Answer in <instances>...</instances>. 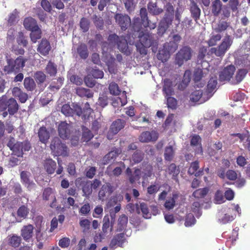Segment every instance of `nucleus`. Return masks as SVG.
Returning <instances> with one entry per match:
<instances>
[{
  "mask_svg": "<svg viewBox=\"0 0 250 250\" xmlns=\"http://www.w3.org/2000/svg\"><path fill=\"white\" fill-rule=\"evenodd\" d=\"M21 178L22 183L27 186L28 188L35 185V184L33 181H30L29 180L28 172L27 171H21Z\"/></svg>",
  "mask_w": 250,
  "mask_h": 250,
  "instance_id": "44",
  "label": "nucleus"
},
{
  "mask_svg": "<svg viewBox=\"0 0 250 250\" xmlns=\"http://www.w3.org/2000/svg\"><path fill=\"white\" fill-rule=\"evenodd\" d=\"M84 82L86 85L89 87H93L96 84L95 79L90 75H87L84 78Z\"/></svg>",
  "mask_w": 250,
  "mask_h": 250,
  "instance_id": "59",
  "label": "nucleus"
},
{
  "mask_svg": "<svg viewBox=\"0 0 250 250\" xmlns=\"http://www.w3.org/2000/svg\"><path fill=\"white\" fill-rule=\"evenodd\" d=\"M142 21L139 17H135L132 21V28L135 32H139L142 28Z\"/></svg>",
  "mask_w": 250,
  "mask_h": 250,
  "instance_id": "47",
  "label": "nucleus"
},
{
  "mask_svg": "<svg viewBox=\"0 0 250 250\" xmlns=\"http://www.w3.org/2000/svg\"><path fill=\"white\" fill-rule=\"evenodd\" d=\"M113 187L109 183H106L103 185L98 192V199L104 201L107 196L110 195L113 192Z\"/></svg>",
  "mask_w": 250,
  "mask_h": 250,
  "instance_id": "10",
  "label": "nucleus"
},
{
  "mask_svg": "<svg viewBox=\"0 0 250 250\" xmlns=\"http://www.w3.org/2000/svg\"><path fill=\"white\" fill-rule=\"evenodd\" d=\"M126 239L124 233L117 234L111 240L109 247L111 249H115L116 246L122 247Z\"/></svg>",
  "mask_w": 250,
  "mask_h": 250,
  "instance_id": "15",
  "label": "nucleus"
},
{
  "mask_svg": "<svg viewBox=\"0 0 250 250\" xmlns=\"http://www.w3.org/2000/svg\"><path fill=\"white\" fill-rule=\"evenodd\" d=\"M38 137L40 141L43 144H46L50 137L49 131L45 126L41 127L38 131Z\"/></svg>",
  "mask_w": 250,
  "mask_h": 250,
  "instance_id": "25",
  "label": "nucleus"
},
{
  "mask_svg": "<svg viewBox=\"0 0 250 250\" xmlns=\"http://www.w3.org/2000/svg\"><path fill=\"white\" fill-rule=\"evenodd\" d=\"M110 229V231L113 229V224L110 223L109 218L108 215H105L103 218V224L102 226V235H105ZM101 236L102 234H100Z\"/></svg>",
  "mask_w": 250,
  "mask_h": 250,
  "instance_id": "30",
  "label": "nucleus"
},
{
  "mask_svg": "<svg viewBox=\"0 0 250 250\" xmlns=\"http://www.w3.org/2000/svg\"><path fill=\"white\" fill-rule=\"evenodd\" d=\"M192 49L188 46H183L176 53L175 56V63L179 66H181L184 62L191 59L192 56Z\"/></svg>",
  "mask_w": 250,
  "mask_h": 250,
  "instance_id": "4",
  "label": "nucleus"
},
{
  "mask_svg": "<svg viewBox=\"0 0 250 250\" xmlns=\"http://www.w3.org/2000/svg\"><path fill=\"white\" fill-rule=\"evenodd\" d=\"M53 191L52 189L51 188H44L42 193V198L43 200L48 201L50 198H53V196L52 195Z\"/></svg>",
  "mask_w": 250,
  "mask_h": 250,
  "instance_id": "63",
  "label": "nucleus"
},
{
  "mask_svg": "<svg viewBox=\"0 0 250 250\" xmlns=\"http://www.w3.org/2000/svg\"><path fill=\"white\" fill-rule=\"evenodd\" d=\"M34 79L38 85L43 83L46 79V75L42 71H37L34 74Z\"/></svg>",
  "mask_w": 250,
  "mask_h": 250,
  "instance_id": "46",
  "label": "nucleus"
},
{
  "mask_svg": "<svg viewBox=\"0 0 250 250\" xmlns=\"http://www.w3.org/2000/svg\"><path fill=\"white\" fill-rule=\"evenodd\" d=\"M76 94L81 97L92 98L93 93L89 89L83 87H78L76 89Z\"/></svg>",
  "mask_w": 250,
  "mask_h": 250,
  "instance_id": "37",
  "label": "nucleus"
},
{
  "mask_svg": "<svg viewBox=\"0 0 250 250\" xmlns=\"http://www.w3.org/2000/svg\"><path fill=\"white\" fill-rule=\"evenodd\" d=\"M174 17L171 15L169 16L167 14H165L162 19L160 21L159 23L162 25L169 28V26L172 24Z\"/></svg>",
  "mask_w": 250,
  "mask_h": 250,
  "instance_id": "49",
  "label": "nucleus"
},
{
  "mask_svg": "<svg viewBox=\"0 0 250 250\" xmlns=\"http://www.w3.org/2000/svg\"><path fill=\"white\" fill-rule=\"evenodd\" d=\"M163 92L164 94L165 97L171 96L174 95L172 82L170 80L167 79L164 80Z\"/></svg>",
  "mask_w": 250,
  "mask_h": 250,
  "instance_id": "18",
  "label": "nucleus"
},
{
  "mask_svg": "<svg viewBox=\"0 0 250 250\" xmlns=\"http://www.w3.org/2000/svg\"><path fill=\"white\" fill-rule=\"evenodd\" d=\"M21 236L13 234L9 238L8 243L9 245L14 248H18L21 244Z\"/></svg>",
  "mask_w": 250,
  "mask_h": 250,
  "instance_id": "42",
  "label": "nucleus"
},
{
  "mask_svg": "<svg viewBox=\"0 0 250 250\" xmlns=\"http://www.w3.org/2000/svg\"><path fill=\"white\" fill-rule=\"evenodd\" d=\"M27 60V58L21 56H19L15 59L6 57V64L4 66L3 70L6 74H16L23 69Z\"/></svg>",
  "mask_w": 250,
  "mask_h": 250,
  "instance_id": "1",
  "label": "nucleus"
},
{
  "mask_svg": "<svg viewBox=\"0 0 250 250\" xmlns=\"http://www.w3.org/2000/svg\"><path fill=\"white\" fill-rule=\"evenodd\" d=\"M7 106L8 113L10 115H14L19 110V105L14 98H10L7 101Z\"/></svg>",
  "mask_w": 250,
  "mask_h": 250,
  "instance_id": "22",
  "label": "nucleus"
},
{
  "mask_svg": "<svg viewBox=\"0 0 250 250\" xmlns=\"http://www.w3.org/2000/svg\"><path fill=\"white\" fill-rule=\"evenodd\" d=\"M51 49V46L50 42L48 40L44 38L42 39L37 49V51L40 54L44 56L48 55Z\"/></svg>",
  "mask_w": 250,
  "mask_h": 250,
  "instance_id": "12",
  "label": "nucleus"
},
{
  "mask_svg": "<svg viewBox=\"0 0 250 250\" xmlns=\"http://www.w3.org/2000/svg\"><path fill=\"white\" fill-rule=\"evenodd\" d=\"M233 40L231 36L226 34L221 43L216 47H212L209 50L210 55L214 54L217 57H222L232 45Z\"/></svg>",
  "mask_w": 250,
  "mask_h": 250,
  "instance_id": "3",
  "label": "nucleus"
},
{
  "mask_svg": "<svg viewBox=\"0 0 250 250\" xmlns=\"http://www.w3.org/2000/svg\"><path fill=\"white\" fill-rule=\"evenodd\" d=\"M71 125L66 121L61 122L58 127L59 136L62 139H68L71 133Z\"/></svg>",
  "mask_w": 250,
  "mask_h": 250,
  "instance_id": "8",
  "label": "nucleus"
},
{
  "mask_svg": "<svg viewBox=\"0 0 250 250\" xmlns=\"http://www.w3.org/2000/svg\"><path fill=\"white\" fill-rule=\"evenodd\" d=\"M140 16L141 20L142 21L143 24L148 23V18L147 16V12L146 8H141L140 10Z\"/></svg>",
  "mask_w": 250,
  "mask_h": 250,
  "instance_id": "58",
  "label": "nucleus"
},
{
  "mask_svg": "<svg viewBox=\"0 0 250 250\" xmlns=\"http://www.w3.org/2000/svg\"><path fill=\"white\" fill-rule=\"evenodd\" d=\"M77 51L82 59H86L88 56L87 47L84 43L80 44L77 47Z\"/></svg>",
  "mask_w": 250,
  "mask_h": 250,
  "instance_id": "36",
  "label": "nucleus"
},
{
  "mask_svg": "<svg viewBox=\"0 0 250 250\" xmlns=\"http://www.w3.org/2000/svg\"><path fill=\"white\" fill-rule=\"evenodd\" d=\"M201 90H195L190 95V100L193 102H197L199 101L202 96Z\"/></svg>",
  "mask_w": 250,
  "mask_h": 250,
  "instance_id": "62",
  "label": "nucleus"
},
{
  "mask_svg": "<svg viewBox=\"0 0 250 250\" xmlns=\"http://www.w3.org/2000/svg\"><path fill=\"white\" fill-rule=\"evenodd\" d=\"M139 41L140 43L145 44L146 46H150L152 42V37L151 34L146 31L139 32Z\"/></svg>",
  "mask_w": 250,
  "mask_h": 250,
  "instance_id": "17",
  "label": "nucleus"
},
{
  "mask_svg": "<svg viewBox=\"0 0 250 250\" xmlns=\"http://www.w3.org/2000/svg\"><path fill=\"white\" fill-rule=\"evenodd\" d=\"M61 112L66 117H72L74 115L80 116L82 114V107L77 104L73 103L63 104L61 108Z\"/></svg>",
  "mask_w": 250,
  "mask_h": 250,
  "instance_id": "5",
  "label": "nucleus"
},
{
  "mask_svg": "<svg viewBox=\"0 0 250 250\" xmlns=\"http://www.w3.org/2000/svg\"><path fill=\"white\" fill-rule=\"evenodd\" d=\"M222 3L220 0H214L212 1L211 10V12L214 16H218L222 8Z\"/></svg>",
  "mask_w": 250,
  "mask_h": 250,
  "instance_id": "31",
  "label": "nucleus"
},
{
  "mask_svg": "<svg viewBox=\"0 0 250 250\" xmlns=\"http://www.w3.org/2000/svg\"><path fill=\"white\" fill-rule=\"evenodd\" d=\"M34 226L28 224L22 227L21 230V235L26 242H29L33 236Z\"/></svg>",
  "mask_w": 250,
  "mask_h": 250,
  "instance_id": "14",
  "label": "nucleus"
},
{
  "mask_svg": "<svg viewBox=\"0 0 250 250\" xmlns=\"http://www.w3.org/2000/svg\"><path fill=\"white\" fill-rule=\"evenodd\" d=\"M23 26L28 30H31L38 26L37 21L32 17H27L23 21Z\"/></svg>",
  "mask_w": 250,
  "mask_h": 250,
  "instance_id": "27",
  "label": "nucleus"
},
{
  "mask_svg": "<svg viewBox=\"0 0 250 250\" xmlns=\"http://www.w3.org/2000/svg\"><path fill=\"white\" fill-rule=\"evenodd\" d=\"M93 22L96 27L100 29H103L104 24V22L103 19L99 17H98L96 15L93 16Z\"/></svg>",
  "mask_w": 250,
  "mask_h": 250,
  "instance_id": "60",
  "label": "nucleus"
},
{
  "mask_svg": "<svg viewBox=\"0 0 250 250\" xmlns=\"http://www.w3.org/2000/svg\"><path fill=\"white\" fill-rule=\"evenodd\" d=\"M227 2H228V7L232 12H235L238 11L240 6L239 0H229Z\"/></svg>",
  "mask_w": 250,
  "mask_h": 250,
  "instance_id": "54",
  "label": "nucleus"
},
{
  "mask_svg": "<svg viewBox=\"0 0 250 250\" xmlns=\"http://www.w3.org/2000/svg\"><path fill=\"white\" fill-rule=\"evenodd\" d=\"M159 134L155 131H144L139 137V140L142 143L155 142L158 138Z\"/></svg>",
  "mask_w": 250,
  "mask_h": 250,
  "instance_id": "9",
  "label": "nucleus"
},
{
  "mask_svg": "<svg viewBox=\"0 0 250 250\" xmlns=\"http://www.w3.org/2000/svg\"><path fill=\"white\" fill-rule=\"evenodd\" d=\"M125 124L126 122L121 119H118L113 122L107 133V138L111 139L113 135L117 134L121 129L124 128Z\"/></svg>",
  "mask_w": 250,
  "mask_h": 250,
  "instance_id": "7",
  "label": "nucleus"
},
{
  "mask_svg": "<svg viewBox=\"0 0 250 250\" xmlns=\"http://www.w3.org/2000/svg\"><path fill=\"white\" fill-rule=\"evenodd\" d=\"M248 71L246 69H239L235 76V80L237 83L241 82L247 74Z\"/></svg>",
  "mask_w": 250,
  "mask_h": 250,
  "instance_id": "61",
  "label": "nucleus"
},
{
  "mask_svg": "<svg viewBox=\"0 0 250 250\" xmlns=\"http://www.w3.org/2000/svg\"><path fill=\"white\" fill-rule=\"evenodd\" d=\"M119 154V150L118 149L111 150L105 155L103 158V163L104 165L107 164L112 160H114L118 156Z\"/></svg>",
  "mask_w": 250,
  "mask_h": 250,
  "instance_id": "39",
  "label": "nucleus"
},
{
  "mask_svg": "<svg viewBox=\"0 0 250 250\" xmlns=\"http://www.w3.org/2000/svg\"><path fill=\"white\" fill-rule=\"evenodd\" d=\"M17 42L19 45H22L24 47H26L28 45V41L22 32H19Z\"/></svg>",
  "mask_w": 250,
  "mask_h": 250,
  "instance_id": "56",
  "label": "nucleus"
},
{
  "mask_svg": "<svg viewBox=\"0 0 250 250\" xmlns=\"http://www.w3.org/2000/svg\"><path fill=\"white\" fill-rule=\"evenodd\" d=\"M217 84V76L214 75L211 76L208 82L207 86V92L208 94H211L216 88Z\"/></svg>",
  "mask_w": 250,
  "mask_h": 250,
  "instance_id": "38",
  "label": "nucleus"
},
{
  "mask_svg": "<svg viewBox=\"0 0 250 250\" xmlns=\"http://www.w3.org/2000/svg\"><path fill=\"white\" fill-rule=\"evenodd\" d=\"M50 147L54 156L66 157L69 155L68 147L58 137H55L52 140Z\"/></svg>",
  "mask_w": 250,
  "mask_h": 250,
  "instance_id": "2",
  "label": "nucleus"
},
{
  "mask_svg": "<svg viewBox=\"0 0 250 250\" xmlns=\"http://www.w3.org/2000/svg\"><path fill=\"white\" fill-rule=\"evenodd\" d=\"M222 36L220 34L212 35L208 41V44L209 46H213L216 45L218 42L220 41Z\"/></svg>",
  "mask_w": 250,
  "mask_h": 250,
  "instance_id": "57",
  "label": "nucleus"
},
{
  "mask_svg": "<svg viewBox=\"0 0 250 250\" xmlns=\"http://www.w3.org/2000/svg\"><path fill=\"white\" fill-rule=\"evenodd\" d=\"M24 88L28 91L34 90L36 87V84L34 80L31 77H25L23 81Z\"/></svg>",
  "mask_w": 250,
  "mask_h": 250,
  "instance_id": "33",
  "label": "nucleus"
},
{
  "mask_svg": "<svg viewBox=\"0 0 250 250\" xmlns=\"http://www.w3.org/2000/svg\"><path fill=\"white\" fill-rule=\"evenodd\" d=\"M80 226L83 229V232H86L90 229V222L87 219H83L81 220L80 222Z\"/></svg>",
  "mask_w": 250,
  "mask_h": 250,
  "instance_id": "64",
  "label": "nucleus"
},
{
  "mask_svg": "<svg viewBox=\"0 0 250 250\" xmlns=\"http://www.w3.org/2000/svg\"><path fill=\"white\" fill-rule=\"evenodd\" d=\"M45 71L50 76H55L57 72V65L49 61L45 67Z\"/></svg>",
  "mask_w": 250,
  "mask_h": 250,
  "instance_id": "41",
  "label": "nucleus"
},
{
  "mask_svg": "<svg viewBox=\"0 0 250 250\" xmlns=\"http://www.w3.org/2000/svg\"><path fill=\"white\" fill-rule=\"evenodd\" d=\"M136 211L138 214H140L141 211L145 218H149L151 217L147 205L145 203H141L140 205L136 204Z\"/></svg>",
  "mask_w": 250,
  "mask_h": 250,
  "instance_id": "20",
  "label": "nucleus"
},
{
  "mask_svg": "<svg viewBox=\"0 0 250 250\" xmlns=\"http://www.w3.org/2000/svg\"><path fill=\"white\" fill-rule=\"evenodd\" d=\"M128 223V217L125 214L121 215L118 221V229L119 231H122L124 229Z\"/></svg>",
  "mask_w": 250,
  "mask_h": 250,
  "instance_id": "43",
  "label": "nucleus"
},
{
  "mask_svg": "<svg viewBox=\"0 0 250 250\" xmlns=\"http://www.w3.org/2000/svg\"><path fill=\"white\" fill-rule=\"evenodd\" d=\"M208 190L207 188H199L193 192L192 196L196 198H202L208 194Z\"/></svg>",
  "mask_w": 250,
  "mask_h": 250,
  "instance_id": "48",
  "label": "nucleus"
},
{
  "mask_svg": "<svg viewBox=\"0 0 250 250\" xmlns=\"http://www.w3.org/2000/svg\"><path fill=\"white\" fill-rule=\"evenodd\" d=\"M181 40V36L178 34L174 35L172 37V41L167 42L164 45L169 52H174L178 48V44Z\"/></svg>",
  "mask_w": 250,
  "mask_h": 250,
  "instance_id": "16",
  "label": "nucleus"
},
{
  "mask_svg": "<svg viewBox=\"0 0 250 250\" xmlns=\"http://www.w3.org/2000/svg\"><path fill=\"white\" fill-rule=\"evenodd\" d=\"M108 89L110 93L113 95H118L121 92L118 85L115 82H112L109 84Z\"/></svg>",
  "mask_w": 250,
  "mask_h": 250,
  "instance_id": "55",
  "label": "nucleus"
},
{
  "mask_svg": "<svg viewBox=\"0 0 250 250\" xmlns=\"http://www.w3.org/2000/svg\"><path fill=\"white\" fill-rule=\"evenodd\" d=\"M16 30L13 28H10L7 33L6 43L7 44L13 43L15 41Z\"/></svg>",
  "mask_w": 250,
  "mask_h": 250,
  "instance_id": "53",
  "label": "nucleus"
},
{
  "mask_svg": "<svg viewBox=\"0 0 250 250\" xmlns=\"http://www.w3.org/2000/svg\"><path fill=\"white\" fill-rule=\"evenodd\" d=\"M144 153L140 150H136L132 154L131 160L134 164L140 163L144 159Z\"/></svg>",
  "mask_w": 250,
  "mask_h": 250,
  "instance_id": "45",
  "label": "nucleus"
},
{
  "mask_svg": "<svg viewBox=\"0 0 250 250\" xmlns=\"http://www.w3.org/2000/svg\"><path fill=\"white\" fill-rule=\"evenodd\" d=\"M199 167V162L195 161L190 164V167L188 170V173L189 175L194 174L196 177L199 176L202 174L203 170H199L197 171Z\"/></svg>",
  "mask_w": 250,
  "mask_h": 250,
  "instance_id": "28",
  "label": "nucleus"
},
{
  "mask_svg": "<svg viewBox=\"0 0 250 250\" xmlns=\"http://www.w3.org/2000/svg\"><path fill=\"white\" fill-rule=\"evenodd\" d=\"M43 166L47 173L51 174L55 172L57 165L55 161L52 159H48L44 161Z\"/></svg>",
  "mask_w": 250,
  "mask_h": 250,
  "instance_id": "24",
  "label": "nucleus"
},
{
  "mask_svg": "<svg viewBox=\"0 0 250 250\" xmlns=\"http://www.w3.org/2000/svg\"><path fill=\"white\" fill-rule=\"evenodd\" d=\"M29 208L27 204L23 205L20 206L17 211V215L18 218L20 219H24L27 218L29 213ZM21 220H18V222H21Z\"/></svg>",
  "mask_w": 250,
  "mask_h": 250,
  "instance_id": "23",
  "label": "nucleus"
},
{
  "mask_svg": "<svg viewBox=\"0 0 250 250\" xmlns=\"http://www.w3.org/2000/svg\"><path fill=\"white\" fill-rule=\"evenodd\" d=\"M235 70V67L232 65L225 67L219 74V81L221 82L229 81L232 78Z\"/></svg>",
  "mask_w": 250,
  "mask_h": 250,
  "instance_id": "13",
  "label": "nucleus"
},
{
  "mask_svg": "<svg viewBox=\"0 0 250 250\" xmlns=\"http://www.w3.org/2000/svg\"><path fill=\"white\" fill-rule=\"evenodd\" d=\"M126 172L128 177L129 181L131 184L134 183L140 178L141 171L139 168H135L132 172L131 169L128 167L126 170Z\"/></svg>",
  "mask_w": 250,
  "mask_h": 250,
  "instance_id": "19",
  "label": "nucleus"
},
{
  "mask_svg": "<svg viewBox=\"0 0 250 250\" xmlns=\"http://www.w3.org/2000/svg\"><path fill=\"white\" fill-rule=\"evenodd\" d=\"M190 12L192 17L195 21L200 19L201 10L197 4L193 0H190Z\"/></svg>",
  "mask_w": 250,
  "mask_h": 250,
  "instance_id": "21",
  "label": "nucleus"
},
{
  "mask_svg": "<svg viewBox=\"0 0 250 250\" xmlns=\"http://www.w3.org/2000/svg\"><path fill=\"white\" fill-rule=\"evenodd\" d=\"M175 155V151L172 146H166L164 152V158L167 161H171Z\"/></svg>",
  "mask_w": 250,
  "mask_h": 250,
  "instance_id": "35",
  "label": "nucleus"
},
{
  "mask_svg": "<svg viewBox=\"0 0 250 250\" xmlns=\"http://www.w3.org/2000/svg\"><path fill=\"white\" fill-rule=\"evenodd\" d=\"M76 185H79L82 187V189L83 193V196H89L92 193V188L91 185V181H83L82 178H79L75 181Z\"/></svg>",
  "mask_w": 250,
  "mask_h": 250,
  "instance_id": "11",
  "label": "nucleus"
},
{
  "mask_svg": "<svg viewBox=\"0 0 250 250\" xmlns=\"http://www.w3.org/2000/svg\"><path fill=\"white\" fill-rule=\"evenodd\" d=\"M149 12L153 15H159L163 12V9L158 8L156 2H149L147 4Z\"/></svg>",
  "mask_w": 250,
  "mask_h": 250,
  "instance_id": "34",
  "label": "nucleus"
},
{
  "mask_svg": "<svg viewBox=\"0 0 250 250\" xmlns=\"http://www.w3.org/2000/svg\"><path fill=\"white\" fill-rule=\"evenodd\" d=\"M114 19L122 31H125L131 25V19L127 14L116 13Z\"/></svg>",
  "mask_w": 250,
  "mask_h": 250,
  "instance_id": "6",
  "label": "nucleus"
},
{
  "mask_svg": "<svg viewBox=\"0 0 250 250\" xmlns=\"http://www.w3.org/2000/svg\"><path fill=\"white\" fill-rule=\"evenodd\" d=\"M31 31L30 37L31 38V41L35 43L37 42L38 39L41 38L42 37V31L41 29L39 28V26L37 28H35L33 30H30Z\"/></svg>",
  "mask_w": 250,
  "mask_h": 250,
  "instance_id": "40",
  "label": "nucleus"
},
{
  "mask_svg": "<svg viewBox=\"0 0 250 250\" xmlns=\"http://www.w3.org/2000/svg\"><path fill=\"white\" fill-rule=\"evenodd\" d=\"M230 23L225 21H219L218 23L213 27V30L218 33L226 31L229 26Z\"/></svg>",
  "mask_w": 250,
  "mask_h": 250,
  "instance_id": "29",
  "label": "nucleus"
},
{
  "mask_svg": "<svg viewBox=\"0 0 250 250\" xmlns=\"http://www.w3.org/2000/svg\"><path fill=\"white\" fill-rule=\"evenodd\" d=\"M90 21L86 18H82L80 21V26L83 32H86L90 27Z\"/></svg>",
  "mask_w": 250,
  "mask_h": 250,
  "instance_id": "51",
  "label": "nucleus"
},
{
  "mask_svg": "<svg viewBox=\"0 0 250 250\" xmlns=\"http://www.w3.org/2000/svg\"><path fill=\"white\" fill-rule=\"evenodd\" d=\"M116 44L118 46V48L121 52L126 55H129L130 54L128 43L124 37H121V38Z\"/></svg>",
  "mask_w": 250,
  "mask_h": 250,
  "instance_id": "26",
  "label": "nucleus"
},
{
  "mask_svg": "<svg viewBox=\"0 0 250 250\" xmlns=\"http://www.w3.org/2000/svg\"><path fill=\"white\" fill-rule=\"evenodd\" d=\"M82 130V138L83 141L88 142L93 137L94 135L91 132V131L89 129L86 128L85 127H83Z\"/></svg>",
  "mask_w": 250,
  "mask_h": 250,
  "instance_id": "52",
  "label": "nucleus"
},
{
  "mask_svg": "<svg viewBox=\"0 0 250 250\" xmlns=\"http://www.w3.org/2000/svg\"><path fill=\"white\" fill-rule=\"evenodd\" d=\"M165 98L167 99V107L172 110L176 109L178 104L177 100L175 98L171 96Z\"/></svg>",
  "mask_w": 250,
  "mask_h": 250,
  "instance_id": "50",
  "label": "nucleus"
},
{
  "mask_svg": "<svg viewBox=\"0 0 250 250\" xmlns=\"http://www.w3.org/2000/svg\"><path fill=\"white\" fill-rule=\"evenodd\" d=\"M19 12L15 9L8 15L7 18V23L9 25L11 26L16 24L19 19Z\"/></svg>",
  "mask_w": 250,
  "mask_h": 250,
  "instance_id": "32",
  "label": "nucleus"
}]
</instances>
